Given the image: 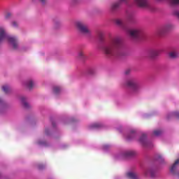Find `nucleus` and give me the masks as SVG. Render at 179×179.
<instances>
[{
	"mask_svg": "<svg viewBox=\"0 0 179 179\" xmlns=\"http://www.w3.org/2000/svg\"><path fill=\"white\" fill-rule=\"evenodd\" d=\"M122 48V40L120 38H114L104 48V52L107 55H118L121 52Z\"/></svg>",
	"mask_w": 179,
	"mask_h": 179,
	"instance_id": "f257e3e1",
	"label": "nucleus"
},
{
	"mask_svg": "<svg viewBox=\"0 0 179 179\" xmlns=\"http://www.w3.org/2000/svg\"><path fill=\"white\" fill-rule=\"evenodd\" d=\"M3 41H8V44H10L14 50H17V47H19L17 37L8 35L6 31H5V28L0 27V44L1 43H3Z\"/></svg>",
	"mask_w": 179,
	"mask_h": 179,
	"instance_id": "f03ea898",
	"label": "nucleus"
},
{
	"mask_svg": "<svg viewBox=\"0 0 179 179\" xmlns=\"http://www.w3.org/2000/svg\"><path fill=\"white\" fill-rule=\"evenodd\" d=\"M76 27L81 32L82 34H85V36H90V29H89V27L85 24V22L82 21L76 22Z\"/></svg>",
	"mask_w": 179,
	"mask_h": 179,
	"instance_id": "7ed1b4c3",
	"label": "nucleus"
},
{
	"mask_svg": "<svg viewBox=\"0 0 179 179\" xmlns=\"http://www.w3.org/2000/svg\"><path fill=\"white\" fill-rule=\"evenodd\" d=\"M126 86L131 89L134 92H136L139 89V84L134 80H129L127 81Z\"/></svg>",
	"mask_w": 179,
	"mask_h": 179,
	"instance_id": "20e7f679",
	"label": "nucleus"
},
{
	"mask_svg": "<svg viewBox=\"0 0 179 179\" xmlns=\"http://www.w3.org/2000/svg\"><path fill=\"white\" fill-rule=\"evenodd\" d=\"M128 0H120L118 2H116L111 6L112 10H115V9H118L121 6V3H127Z\"/></svg>",
	"mask_w": 179,
	"mask_h": 179,
	"instance_id": "39448f33",
	"label": "nucleus"
},
{
	"mask_svg": "<svg viewBox=\"0 0 179 179\" xmlns=\"http://www.w3.org/2000/svg\"><path fill=\"white\" fill-rule=\"evenodd\" d=\"M129 34H130L131 37H133L135 38L138 34H141V29L139 28H136L131 29L129 31Z\"/></svg>",
	"mask_w": 179,
	"mask_h": 179,
	"instance_id": "423d86ee",
	"label": "nucleus"
},
{
	"mask_svg": "<svg viewBox=\"0 0 179 179\" xmlns=\"http://www.w3.org/2000/svg\"><path fill=\"white\" fill-rule=\"evenodd\" d=\"M135 2L141 8H146L148 6V0H135Z\"/></svg>",
	"mask_w": 179,
	"mask_h": 179,
	"instance_id": "0eeeda50",
	"label": "nucleus"
},
{
	"mask_svg": "<svg viewBox=\"0 0 179 179\" xmlns=\"http://www.w3.org/2000/svg\"><path fill=\"white\" fill-rule=\"evenodd\" d=\"M24 85L26 87H28V89H33V87H34V82L31 80H27L24 83Z\"/></svg>",
	"mask_w": 179,
	"mask_h": 179,
	"instance_id": "6e6552de",
	"label": "nucleus"
},
{
	"mask_svg": "<svg viewBox=\"0 0 179 179\" xmlns=\"http://www.w3.org/2000/svg\"><path fill=\"white\" fill-rule=\"evenodd\" d=\"M138 141L144 146H146V135L143 134L142 136L140 137Z\"/></svg>",
	"mask_w": 179,
	"mask_h": 179,
	"instance_id": "1a4fd4ad",
	"label": "nucleus"
},
{
	"mask_svg": "<svg viewBox=\"0 0 179 179\" xmlns=\"http://www.w3.org/2000/svg\"><path fill=\"white\" fill-rule=\"evenodd\" d=\"M127 177L131 179H137L138 176L134 172H128L127 174Z\"/></svg>",
	"mask_w": 179,
	"mask_h": 179,
	"instance_id": "9d476101",
	"label": "nucleus"
},
{
	"mask_svg": "<svg viewBox=\"0 0 179 179\" xmlns=\"http://www.w3.org/2000/svg\"><path fill=\"white\" fill-rule=\"evenodd\" d=\"M170 58H177L178 57V53L176 50H172L169 54Z\"/></svg>",
	"mask_w": 179,
	"mask_h": 179,
	"instance_id": "9b49d317",
	"label": "nucleus"
},
{
	"mask_svg": "<svg viewBox=\"0 0 179 179\" xmlns=\"http://www.w3.org/2000/svg\"><path fill=\"white\" fill-rule=\"evenodd\" d=\"M160 51L159 50H154L150 53L151 58H155V57H158L159 55Z\"/></svg>",
	"mask_w": 179,
	"mask_h": 179,
	"instance_id": "f8f14e48",
	"label": "nucleus"
},
{
	"mask_svg": "<svg viewBox=\"0 0 179 179\" xmlns=\"http://www.w3.org/2000/svg\"><path fill=\"white\" fill-rule=\"evenodd\" d=\"M126 157H129L131 156H135V152L134 151H127L124 153Z\"/></svg>",
	"mask_w": 179,
	"mask_h": 179,
	"instance_id": "ddd939ff",
	"label": "nucleus"
},
{
	"mask_svg": "<svg viewBox=\"0 0 179 179\" xmlns=\"http://www.w3.org/2000/svg\"><path fill=\"white\" fill-rule=\"evenodd\" d=\"M2 89L5 93H9V90H10V88H9V86L8 85H3Z\"/></svg>",
	"mask_w": 179,
	"mask_h": 179,
	"instance_id": "4468645a",
	"label": "nucleus"
},
{
	"mask_svg": "<svg viewBox=\"0 0 179 179\" xmlns=\"http://www.w3.org/2000/svg\"><path fill=\"white\" fill-rule=\"evenodd\" d=\"M179 164V159H178L175 163L173 164L172 167H171V171H173V170H174V169H176V167H177V166H178Z\"/></svg>",
	"mask_w": 179,
	"mask_h": 179,
	"instance_id": "2eb2a0df",
	"label": "nucleus"
},
{
	"mask_svg": "<svg viewBox=\"0 0 179 179\" xmlns=\"http://www.w3.org/2000/svg\"><path fill=\"white\" fill-rule=\"evenodd\" d=\"M21 101H22L23 106H24V107H27V102H26V97L22 96Z\"/></svg>",
	"mask_w": 179,
	"mask_h": 179,
	"instance_id": "dca6fc26",
	"label": "nucleus"
},
{
	"mask_svg": "<svg viewBox=\"0 0 179 179\" xmlns=\"http://www.w3.org/2000/svg\"><path fill=\"white\" fill-rule=\"evenodd\" d=\"M11 26H13V27H15V28L19 27V22L16 21H13L11 22Z\"/></svg>",
	"mask_w": 179,
	"mask_h": 179,
	"instance_id": "f3484780",
	"label": "nucleus"
},
{
	"mask_svg": "<svg viewBox=\"0 0 179 179\" xmlns=\"http://www.w3.org/2000/svg\"><path fill=\"white\" fill-rule=\"evenodd\" d=\"M160 134H162V131L160 130H155L153 132V135H155V136H159Z\"/></svg>",
	"mask_w": 179,
	"mask_h": 179,
	"instance_id": "a211bd4d",
	"label": "nucleus"
},
{
	"mask_svg": "<svg viewBox=\"0 0 179 179\" xmlns=\"http://www.w3.org/2000/svg\"><path fill=\"white\" fill-rule=\"evenodd\" d=\"M10 17H12V13H6L5 14V19H10Z\"/></svg>",
	"mask_w": 179,
	"mask_h": 179,
	"instance_id": "6ab92c4d",
	"label": "nucleus"
},
{
	"mask_svg": "<svg viewBox=\"0 0 179 179\" xmlns=\"http://www.w3.org/2000/svg\"><path fill=\"white\" fill-rule=\"evenodd\" d=\"M145 176H150L153 177V172H144Z\"/></svg>",
	"mask_w": 179,
	"mask_h": 179,
	"instance_id": "aec40b11",
	"label": "nucleus"
},
{
	"mask_svg": "<svg viewBox=\"0 0 179 179\" xmlns=\"http://www.w3.org/2000/svg\"><path fill=\"white\" fill-rule=\"evenodd\" d=\"M117 24H119V26H121L122 24V20H116Z\"/></svg>",
	"mask_w": 179,
	"mask_h": 179,
	"instance_id": "412c9836",
	"label": "nucleus"
},
{
	"mask_svg": "<svg viewBox=\"0 0 179 179\" xmlns=\"http://www.w3.org/2000/svg\"><path fill=\"white\" fill-rule=\"evenodd\" d=\"M53 90H54V92H55V93H58V92H59V87H54V89H53Z\"/></svg>",
	"mask_w": 179,
	"mask_h": 179,
	"instance_id": "4be33fe9",
	"label": "nucleus"
},
{
	"mask_svg": "<svg viewBox=\"0 0 179 179\" xmlns=\"http://www.w3.org/2000/svg\"><path fill=\"white\" fill-rule=\"evenodd\" d=\"M39 1L41 2V3L44 5L45 3H47V2H48V0H39Z\"/></svg>",
	"mask_w": 179,
	"mask_h": 179,
	"instance_id": "5701e85b",
	"label": "nucleus"
},
{
	"mask_svg": "<svg viewBox=\"0 0 179 179\" xmlns=\"http://www.w3.org/2000/svg\"><path fill=\"white\" fill-rule=\"evenodd\" d=\"M84 54L83 51H80L78 52V57H83Z\"/></svg>",
	"mask_w": 179,
	"mask_h": 179,
	"instance_id": "b1692460",
	"label": "nucleus"
},
{
	"mask_svg": "<svg viewBox=\"0 0 179 179\" xmlns=\"http://www.w3.org/2000/svg\"><path fill=\"white\" fill-rule=\"evenodd\" d=\"M59 24H61V23L55 22V27H58V26H59Z\"/></svg>",
	"mask_w": 179,
	"mask_h": 179,
	"instance_id": "393cba45",
	"label": "nucleus"
},
{
	"mask_svg": "<svg viewBox=\"0 0 179 179\" xmlns=\"http://www.w3.org/2000/svg\"><path fill=\"white\" fill-rule=\"evenodd\" d=\"M99 127H100V126L99 125V124H94V128H99Z\"/></svg>",
	"mask_w": 179,
	"mask_h": 179,
	"instance_id": "a878e982",
	"label": "nucleus"
},
{
	"mask_svg": "<svg viewBox=\"0 0 179 179\" xmlns=\"http://www.w3.org/2000/svg\"><path fill=\"white\" fill-rule=\"evenodd\" d=\"M176 115H177V117H178V118H179V112H177V113H176Z\"/></svg>",
	"mask_w": 179,
	"mask_h": 179,
	"instance_id": "bb28decb",
	"label": "nucleus"
},
{
	"mask_svg": "<svg viewBox=\"0 0 179 179\" xmlns=\"http://www.w3.org/2000/svg\"><path fill=\"white\" fill-rule=\"evenodd\" d=\"M176 15L178 16V17H179V12L176 13Z\"/></svg>",
	"mask_w": 179,
	"mask_h": 179,
	"instance_id": "cd10ccee",
	"label": "nucleus"
},
{
	"mask_svg": "<svg viewBox=\"0 0 179 179\" xmlns=\"http://www.w3.org/2000/svg\"><path fill=\"white\" fill-rule=\"evenodd\" d=\"M32 1H34V0H32Z\"/></svg>",
	"mask_w": 179,
	"mask_h": 179,
	"instance_id": "c85d7f7f",
	"label": "nucleus"
}]
</instances>
